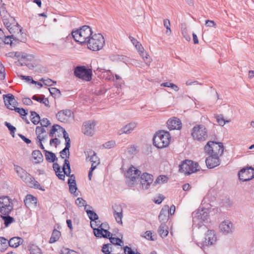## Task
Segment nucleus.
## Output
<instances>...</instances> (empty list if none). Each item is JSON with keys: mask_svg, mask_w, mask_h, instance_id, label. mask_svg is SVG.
I'll use <instances>...</instances> for the list:
<instances>
[{"mask_svg": "<svg viewBox=\"0 0 254 254\" xmlns=\"http://www.w3.org/2000/svg\"><path fill=\"white\" fill-rule=\"evenodd\" d=\"M71 34L74 40L82 46L86 45L93 35L91 28L88 25L82 26L79 29L73 31Z\"/></svg>", "mask_w": 254, "mask_h": 254, "instance_id": "1", "label": "nucleus"}, {"mask_svg": "<svg viewBox=\"0 0 254 254\" xmlns=\"http://www.w3.org/2000/svg\"><path fill=\"white\" fill-rule=\"evenodd\" d=\"M16 173L18 174L19 177L30 188L38 189L42 190H44L43 189L40 184L35 180L30 174L26 172L22 168L18 166H15L14 168Z\"/></svg>", "mask_w": 254, "mask_h": 254, "instance_id": "2", "label": "nucleus"}, {"mask_svg": "<svg viewBox=\"0 0 254 254\" xmlns=\"http://www.w3.org/2000/svg\"><path fill=\"white\" fill-rule=\"evenodd\" d=\"M170 139V134L168 132L159 131L153 137V144L158 148H163L169 145Z\"/></svg>", "mask_w": 254, "mask_h": 254, "instance_id": "3", "label": "nucleus"}, {"mask_svg": "<svg viewBox=\"0 0 254 254\" xmlns=\"http://www.w3.org/2000/svg\"><path fill=\"white\" fill-rule=\"evenodd\" d=\"M86 45L90 50L97 51L102 49L104 46L105 39L101 34H95L88 39Z\"/></svg>", "mask_w": 254, "mask_h": 254, "instance_id": "4", "label": "nucleus"}, {"mask_svg": "<svg viewBox=\"0 0 254 254\" xmlns=\"http://www.w3.org/2000/svg\"><path fill=\"white\" fill-rule=\"evenodd\" d=\"M204 151L208 155L220 157L223 153L224 146L221 142L209 141L204 146Z\"/></svg>", "mask_w": 254, "mask_h": 254, "instance_id": "5", "label": "nucleus"}, {"mask_svg": "<svg viewBox=\"0 0 254 254\" xmlns=\"http://www.w3.org/2000/svg\"><path fill=\"white\" fill-rule=\"evenodd\" d=\"M74 75L80 79H92V68L85 65H77L74 68Z\"/></svg>", "mask_w": 254, "mask_h": 254, "instance_id": "6", "label": "nucleus"}, {"mask_svg": "<svg viewBox=\"0 0 254 254\" xmlns=\"http://www.w3.org/2000/svg\"><path fill=\"white\" fill-rule=\"evenodd\" d=\"M199 170L198 163L191 160H185L179 165V171L185 175H189Z\"/></svg>", "mask_w": 254, "mask_h": 254, "instance_id": "7", "label": "nucleus"}, {"mask_svg": "<svg viewBox=\"0 0 254 254\" xmlns=\"http://www.w3.org/2000/svg\"><path fill=\"white\" fill-rule=\"evenodd\" d=\"M13 209L12 200L7 196L0 197V215H8Z\"/></svg>", "mask_w": 254, "mask_h": 254, "instance_id": "8", "label": "nucleus"}, {"mask_svg": "<svg viewBox=\"0 0 254 254\" xmlns=\"http://www.w3.org/2000/svg\"><path fill=\"white\" fill-rule=\"evenodd\" d=\"M141 174V172L136 169L135 167L131 166L127 170L126 176V182L129 187H132L133 185L139 179Z\"/></svg>", "mask_w": 254, "mask_h": 254, "instance_id": "9", "label": "nucleus"}, {"mask_svg": "<svg viewBox=\"0 0 254 254\" xmlns=\"http://www.w3.org/2000/svg\"><path fill=\"white\" fill-rule=\"evenodd\" d=\"M191 135L198 141L205 140L207 138V129L203 125H196L192 129Z\"/></svg>", "mask_w": 254, "mask_h": 254, "instance_id": "10", "label": "nucleus"}, {"mask_svg": "<svg viewBox=\"0 0 254 254\" xmlns=\"http://www.w3.org/2000/svg\"><path fill=\"white\" fill-rule=\"evenodd\" d=\"M193 222L200 223L206 222L209 219L208 210L203 207H199L196 212L192 213Z\"/></svg>", "mask_w": 254, "mask_h": 254, "instance_id": "11", "label": "nucleus"}, {"mask_svg": "<svg viewBox=\"0 0 254 254\" xmlns=\"http://www.w3.org/2000/svg\"><path fill=\"white\" fill-rule=\"evenodd\" d=\"M240 180L244 182L252 180L254 178V168L250 167L242 169L238 174Z\"/></svg>", "mask_w": 254, "mask_h": 254, "instance_id": "12", "label": "nucleus"}, {"mask_svg": "<svg viewBox=\"0 0 254 254\" xmlns=\"http://www.w3.org/2000/svg\"><path fill=\"white\" fill-rule=\"evenodd\" d=\"M21 65H26L29 69L37 71L42 72L45 71V68L44 67L42 66L40 64H36L33 56L32 58L30 60H28V59L25 60L23 62L21 63Z\"/></svg>", "mask_w": 254, "mask_h": 254, "instance_id": "13", "label": "nucleus"}, {"mask_svg": "<svg viewBox=\"0 0 254 254\" xmlns=\"http://www.w3.org/2000/svg\"><path fill=\"white\" fill-rule=\"evenodd\" d=\"M96 125L93 121H88L83 123L82 127V132L88 136H92L94 133V127Z\"/></svg>", "mask_w": 254, "mask_h": 254, "instance_id": "14", "label": "nucleus"}, {"mask_svg": "<svg viewBox=\"0 0 254 254\" xmlns=\"http://www.w3.org/2000/svg\"><path fill=\"white\" fill-rule=\"evenodd\" d=\"M63 170L65 175L69 177L70 178L68 180V184H76L75 177L74 175L70 174L71 169L70 167L69 161L65 159L63 166Z\"/></svg>", "mask_w": 254, "mask_h": 254, "instance_id": "15", "label": "nucleus"}, {"mask_svg": "<svg viewBox=\"0 0 254 254\" xmlns=\"http://www.w3.org/2000/svg\"><path fill=\"white\" fill-rule=\"evenodd\" d=\"M3 98L5 106L11 110H14L12 108H16L17 102L15 99L14 96L11 94H4Z\"/></svg>", "mask_w": 254, "mask_h": 254, "instance_id": "16", "label": "nucleus"}, {"mask_svg": "<svg viewBox=\"0 0 254 254\" xmlns=\"http://www.w3.org/2000/svg\"><path fill=\"white\" fill-rule=\"evenodd\" d=\"M140 184L143 189L147 190L152 183L153 176L147 173H144L140 176Z\"/></svg>", "mask_w": 254, "mask_h": 254, "instance_id": "17", "label": "nucleus"}, {"mask_svg": "<svg viewBox=\"0 0 254 254\" xmlns=\"http://www.w3.org/2000/svg\"><path fill=\"white\" fill-rule=\"evenodd\" d=\"M219 157L213 155H209V156L205 159V163L207 168L211 169L219 166L220 164Z\"/></svg>", "mask_w": 254, "mask_h": 254, "instance_id": "18", "label": "nucleus"}, {"mask_svg": "<svg viewBox=\"0 0 254 254\" xmlns=\"http://www.w3.org/2000/svg\"><path fill=\"white\" fill-rule=\"evenodd\" d=\"M72 114L71 110H64L59 112L56 115V117L59 121L65 123L67 122Z\"/></svg>", "mask_w": 254, "mask_h": 254, "instance_id": "19", "label": "nucleus"}, {"mask_svg": "<svg viewBox=\"0 0 254 254\" xmlns=\"http://www.w3.org/2000/svg\"><path fill=\"white\" fill-rule=\"evenodd\" d=\"M167 126L170 130L180 129L182 127V123L179 119L174 117L168 121Z\"/></svg>", "mask_w": 254, "mask_h": 254, "instance_id": "20", "label": "nucleus"}, {"mask_svg": "<svg viewBox=\"0 0 254 254\" xmlns=\"http://www.w3.org/2000/svg\"><path fill=\"white\" fill-rule=\"evenodd\" d=\"M216 241V235L213 230H208L204 244L206 246L213 245Z\"/></svg>", "mask_w": 254, "mask_h": 254, "instance_id": "21", "label": "nucleus"}, {"mask_svg": "<svg viewBox=\"0 0 254 254\" xmlns=\"http://www.w3.org/2000/svg\"><path fill=\"white\" fill-rule=\"evenodd\" d=\"M220 231L225 234L232 232L233 224L229 221H224L219 226Z\"/></svg>", "mask_w": 254, "mask_h": 254, "instance_id": "22", "label": "nucleus"}, {"mask_svg": "<svg viewBox=\"0 0 254 254\" xmlns=\"http://www.w3.org/2000/svg\"><path fill=\"white\" fill-rule=\"evenodd\" d=\"M89 159V160L92 162L91 166H95L96 167L100 164V160L97 154L93 151H90L88 152V156L86 159Z\"/></svg>", "mask_w": 254, "mask_h": 254, "instance_id": "23", "label": "nucleus"}, {"mask_svg": "<svg viewBox=\"0 0 254 254\" xmlns=\"http://www.w3.org/2000/svg\"><path fill=\"white\" fill-rule=\"evenodd\" d=\"M137 123L131 122L124 126L121 130L120 134H129L137 127Z\"/></svg>", "mask_w": 254, "mask_h": 254, "instance_id": "24", "label": "nucleus"}, {"mask_svg": "<svg viewBox=\"0 0 254 254\" xmlns=\"http://www.w3.org/2000/svg\"><path fill=\"white\" fill-rule=\"evenodd\" d=\"M169 215V206H165L161 210L158 218L162 223H165L168 220Z\"/></svg>", "mask_w": 254, "mask_h": 254, "instance_id": "25", "label": "nucleus"}, {"mask_svg": "<svg viewBox=\"0 0 254 254\" xmlns=\"http://www.w3.org/2000/svg\"><path fill=\"white\" fill-rule=\"evenodd\" d=\"M24 202L27 207H30L33 205L36 206L37 203V199L32 194H27L25 196Z\"/></svg>", "mask_w": 254, "mask_h": 254, "instance_id": "26", "label": "nucleus"}, {"mask_svg": "<svg viewBox=\"0 0 254 254\" xmlns=\"http://www.w3.org/2000/svg\"><path fill=\"white\" fill-rule=\"evenodd\" d=\"M7 30L11 35H13L14 36L16 34L20 33V34L22 35L23 33L22 32V28L16 22H15V24H12Z\"/></svg>", "mask_w": 254, "mask_h": 254, "instance_id": "27", "label": "nucleus"}, {"mask_svg": "<svg viewBox=\"0 0 254 254\" xmlns=\"http://www.w3.org/2000/svg\"><path fill=\"white\" fill-rule=\"evenodd\" d=\"M23 241V239L20 237H13L8 241V245L12 248H17L22 243Z\"/></svg>", "mask_w": 254, "mask_h": 254, "instance_id": "28", "label": "nucleus"}, {"mask_svg": "<svg viewBox=\"0 0 254 254\" xmlns=\"http://www.w3.org/2000/svg\"><path fill=\"white\" fill-rule=\"evenodd\" d=\"M3 42L5 44H10L11 47L14 46L16 43L19 42V40L13 35L5 36Z\"/></svg>", "mask_w": 254, "mask_h": 254, "instance_id": "29", "label": "nucleus"}, {"mask_svg": "<svg viewBox=\"0 0 254 254\" xmlns=\"http://www.w3.org/2000/svg\"><path fill=\"white\" fill-rule=\"evenodd\" d=\"M53 169L55 171L56 175L59 178V179L62 180L63 181L64 180L65 178V174L62 173V171H61V167L57 163H54L53 164Z\"/></svg>", "mask_w": 254, "mask_h": 254, "instance_id": "30", "label": "nucleus"}, {"mask_svg": "<svg viewBox=\"0 0 254 254\" xmlns=\"http://www.w3.org/2000/svg\"><path fill=\"white\" fill-rule=\"evenodd\" d=\"M158 232L162 238L166 237L168 234V227L165 223H162L159 227Z\"/></svg>", "mask_w": 254, "mask_h": 254, "instance_id": "31", "label": "nucleus"}, {"mask_svg": "<svg viewBox=\"0 0 254 254\" xmlns=\"http://www.w3.org/2000/svg\"><path fill=\"white\" fill-rule=\"evenodd\" d=\"M32 156L36 163L42 162L43 160V157L42 153L39 150H34L32 152Z\"/></svg>", "mask_w": 254, "mask_h": 254, "instance_id": "32", "label": "nucleus"}, {"mask_svg": "<svg viewBox=\"0 0 254 254\" xmlns=\"http://www.w3.org/2000/svg\"><path fill=\"white\" fill-rule=\"evenodd\" d=\"M14 56L20 58V63L23 62L25 60L28 59V60H30L32 58V55H27L24 53H21V52H15L14 54Z\"/></svg>", "mask_w": 254, "mask_h": 254, "instance_id": "33", "label": "nucleus"}, {"mask_svg": "<svg viewBox=\"0 0 254 254\" xmlns=\"http://www.w3.org/2000/svg\"><path fill=\"white\" fill-rule=\"evenodd\" d=\"M2 21L5 27L8 29L12 24L15 23V19L14 17H10V19L7 18L6 17H2Z\"/></svg>", "mask_w": 254, "mask_h": 254, "instance_id": "34", "label": "nucleus"}, {"mask_svg": "<svg viewBox=\"0 0 254 254\" xmlns=\"http://www.w3.org/2000/svg\"><path fill=\"white\" fill-rule=\"evenodd\" d=\"M117 209L120 210V211L114 210V216L117 223L122 224L123 210L121 208H118Z\"/></svg>", "mask_w": 254, "mask_h": 254, "instance_id": "35", "label": "nucleus"}, {"mask_svg": "<svg viewBox=\"0 0 254 254\" xmlns=\"http://www.w3.org/2000/svg\"><path fill=\"white\" fill-rule=\"evenodd\" d=\"M45 152V157L47 161L49 162H54L57 160V158L56 155L50 151L44 150Z\"/></svg>", "mask_w": 254, "mask_h": 254, "instance_id": "36", "label": "nucleus"}, {"mask_svg": "<svg viewBox=\"0 0 254 254\" xmlns=\"http://www.w3.org/2000/svg\"><path fill=\"white\" fill-rule=\"evenodd\" d=\"M0 217L4 221V224L5 227H8L11 223L15 221L14 219L8 215H0Z\"/></svg>", "mask_w": 254, "mask_h": 254, "instance_id": "37", "label": "nucleus"}, {"mask_svg": "<svg viewBox=\"0 0 254 254\" xmlns=\"http://www.w3.org/2000/svg\"><path fill=\"white\" fill-rule=\"evenodd\" d=\"M61 235V232L55 229L53 231L52 236L50 239L49 243L52 244L57 241L60 238Z\"/></svg>", "mask_w": 254, "mask_h": 254, "instance_id": "38", "label": "nucleus"}, {"mask_svg": "<svg viewBox=\"0 0 254 254\" xmlns=\"http://www.w3.org/2000/svg\"><path fill=\"white\" fill-rule=\"evenodd\" d=\"M31 121L32 123L35 125H38L40 122V117L39 114H38L35 111H31Z\"/></svg>", "mask_w": 254, "mask_h": 254, "instance_id": "39", "label": "nucleus"}, {"mask_svg": "<svg viewBox=\"0 0 254 254\" xmlns=\"http://www.w3.org/2000/svg\"><path fill=\"white\" fill-rule=\"evenodd\" d=\"M65 146L64 148L60 152V156L63 159L65 157L69 158L70 154L69 149L70 147V144H65Z\"/></svg>", "mask_w": 254, "mask_h": 254, "instance_id": "40", "label": "nucleus"}, {"mask_svg": "<svg viewBox=\"0 0 254 254\" xmlns=\"http://www.w3.org/2000/svg\"><path fill=\"white\" fill-rule=\"evenodd\" d=\"M90 225H91V227L93 229V232H94V235L96 237H98V238H103V236H104L103 233H104V230L101 229L99 227H98L97 228H94L93 226V223H92V222H90Z\"/></svg>", "mask_w": 254, "mask_h": 254, "instance_id": "41", "label": "nucleus"}, {"mask_svg": "<svg viewBox=\"0 0 254 254\" xmlns=\"http://www.w3.org/2000/svg\"><path fill=\"white\" fill-rule=\"evenodd\" d=\"M29 251L30 254H43L42 250L37 246L30 245L29 246Z\"/></svg>", "mask_w": 254, "mask_h": 254, "instance_id": "42", "label": "nucleus"}, {"mask_svg": "<svg viewBox=\"0 0 254 254\" xmlns=\"http://www.w3.org/2000/svg\"><path fill=\"white\" fill-rule=\"evenodd\" d=\"M8 242L4 237H0V251L3 252L8 248Z\"/></svg>", "mask_w": 254, "mask_h": 254, "instance_id": "43", "label": "nucleus"}, {"mask_svg": "<svg viewBox=\"0 0 254 254\" xmlns=\"http://www.w3.org/2000/svg\"><path fill=\"white\" fill-rule=\"evenodd\" d=\"M36 134L37 135V137L38 139H41L43 138H46V135L41 136V134L46 132L45 129L42 127H37L35 130Z\"/></svg>", "mask_w": 254, "mask_h": 254, "instance_id": "44", "label": "nucleus"}, {"mask_svg": "<svg viewBox=\"0 0 254 254\" xmlns=\"http://www.w3.org/2000/svg\"><path fill=\"white\" fill-rule=\"evenodd\" d=\"M86 212L89 219L91 220V222H92V221H96L98 219V216L94 211L86 209Z\"/></svg>", "mask_w": 254, "mask_h": 254, "instance_id": "45", "label": "nucleus"}, {"mask_svg": "<svg viewBox=\"0 0 254 254\" xmlns=\"http://www.w3.org/2000/svg\"><path fill=\"white\" fill-rule=\"evenodd\" d=\"M214 117L218 124L221 126H224L226 123H228L229 122V121L225 120L222 115H215Z\"/></svg>", "mask_w": 254, "mask_h": 254, "instance_id": "46", "label": "nucleus"}, {"mask_svg": "<svg viewBox=\"0 0 254 254\" xmlns=\"http://www.w3.org/2000/svg\"><path fill=\"white\" fill-rule=\"evenodd\" d=\"M140 56L142 58L144 62L147 64H149L151 62V59L149 58V55L144 51V50L139 53Z\"/></svg>", "mask_w": 254, "mask_h": 254, "instance_id": "47", "label": "nucleus"}, {"mask_svg": "<svg viewBox=\"0 0 254 254\" xmlns=\"http://www.w3.org/2000/svg\"><path fill=\"white\" fill-rule=\"evenodd\" d=\"M75 204L79 207H82L85 206V209H86V208L88 207L89 208L91 207L90 205H85L86 201L81 197H78L75 200Z\"/></svg>", "mask_w": 254, "mask_h": 254, "instance_id": "48", "label": "nucleus"}, {"mask_svg": "<svg viewBox=\"0 0 254 254\" xmlns=\"http://www.w3.org/2000/svg\"><path fill=\"white\" fill-rule=\"evenodd\" d=\"M168 178L166 176L160 175L157 177L154 182V184H160L167 182Z\"/></svg>", "mask_w": 254, "mask_h": 254, "instance_id": "49", "label": "nucleus"}, {"mask_svg": "<svg viewBox=\"0 0 254 254\" xmlns=\"http://www.w3.org/2000/svg\"><path fill=\"white\" fill-rule=\"evenodd\" d=\"M68 185H69V192L72 193V194H74V195L75 196H77L78 194V193H76V190H77V187H76V184H68Z\"/></svg>", "mask_w": 254, "mask_h": 254, "instance_id": "50", "label": "nucleus"}, {"mask_svg": "<svg viewBox=\"0 0 254 254\" xmlns=\"http://www.w3.org/2000/svg\"><path fill=\"white\" fill-rule=\"evenodd\" d=\"M164 26L166 28V34L169 35L171 33V30L170 28V20L168 19H165L163 21Z\"/></svg>", "mask_w": 254, "mask_h": 254, "instance_id": "51", "label": "nucleus"}, {"mask_svg": "<svg viewBox=\"0 0 254 254\" xmlns=\"http://www.w3.org/2000/svg\"><path fill=\"white\" fill-rule=\"evenodd\" d=\"M62 127L58 125H54L53 126L51 129L50 130V136L51 137H53L54 134L55 133V132L58 131L59 129L61 130Z\"/></svg>", "mask_w": 254, "mask_h": 254, "instance_id": "52", "label": "nucleus"}, {"mask_svg": "<svg viewBox=\"0 0 254 254\" xmlns=\"http://www.w3.org/2000/svg\"><path fill=\"white\" fill-rule=\"evenodd\" d=\"M109 239L110 242L115 245L121 246L120 243H123L122 240L118 238H114L111 236Z\"/></svg>", "mask_w": 254, "mask_h": 254, "instance_id": "53", "label": "nucleus"}, {"mask_svg": "<svg viewBox=\"0 0 254 254\" xmlns=\"http://www.w3.org/2000/svg\"><path fill=\"white\" fill-rule=\"evenodd\" d=\"M61 131L63 132L64 137L65 139V144H70V139L69 137L68 133L66 131L65 129L62 127Z\"/></svg>", "mask_w": 254, "mask_h": 254, "instance_id": "54", "label": "nucleus"}, {"mask_svg": "<svg viewBox=\"0 0 254 254\" xmlns=\"http://www.w3.org/2000/svg\"><path fill=\"white\" fill-rule=\"evenodd\" d=\"M103 147L106 149H110L116 146V142L114 140H110L103 144Z\"/></svg>", "mask_w": 254, "mask_h": 254, "instance_id": "55", "label": "nucleus"}, {"mask_svg": "<svg viewBox=\"0 0 254 254\" xmlns=\"http://www.w3.org/2000/svg\"><path fill=\"white\" fill-rule=\"evenodd\" d=\"M13 109L16 112L19 114L21 118L22 117L26 116L27 115V111L23 108L16 107V108Z\"/></svg>", "mask_w": 254, "mask_h": 254, "instance_id": "56", "label": "nucleus"}, {"mask_svg": "<svg viewBox=\"0 0 254 254\" xmlns=\"http://www.w3.org/2000/svg\"><path fill=\"white\" fill-rule=\"evenodd\" d=\"M4 124H5V126L6 127H7L8 128L9 130L10 131V134L14 137V133L16 130V128L8 122H5Z\"/></svg>", "mask_w": 254, "mask_h": 254, "instance_id": "57", "label": "nucleus"}, {"mask_svg": "<svg viewBox=\"0 0 254 254\" xmlns=\"http://www.w3.org/2000/svg\"><path fill=\"white\" fill-rule=\"evenodd\" d=\"M7 11L6 9L5 4L2 3L1 6H0V16L3 17H6V14Z\"/></svg>", "mask_w": 254, "mask_h": 254, "instance_id": "58", "label": "nucleus"}, {"mask_svg": "<svg viewBox=\"0 0 254 254\" xmlns=\"http://www.w3.org/2000/svg\"><path fill=\"white\" fill-rule=\"evenodd\" d=\"M124 250L125 254H141L140 253L138 252L135 253L134 251L132 250L131 248L127 246L124 247Z\"/></svg>", "mask_w": 254, "mask_h": 254, "instance_id": "59", "label": "nucleus"}, {"mask_svg": "<svg viewBox=\"0 0 254 254\" xmlns=\"http://www.w3.org/2000/svg\"><path fill=\"white\" fill-rule=\"evenodd\" d=\"M5 77V68L2 64L0 63V79H4Z\"/></svg>", "mask_w": 254, "mask_h": 254, "instance_id": "60", "label": "nucleus"}, {"mask_svg": "<svg viewBox=\"0 0 254 254\" xmlns=\"http://www.w3.org/2000/svg\"><path fill=\"white\" fill-rule=\"evenodd\" d=\"M40 124L42 127H47L51 124L50 122L47 118L40 120Z\"/></svg>", "mask_w": 254, "mask_h": 254, "instance_id": "61", "label": "nucleus"}, {"mask_svg": "<svg viewBox=\"0 0 254 254\" xmlns=\"http://www.w3.org/2000/svg\"><path fill=\"white\" fill-rule=\"evenodd\" d=\"M152 235V233L150 231H147L145 232L143 237L148 240L154 241Z\"/></svg>", "mask_w": 254, "mask_h": 254, "instance_id": "62", "label": "nucleus"}, {"mask_svg": "<svg viewBox=\"0 0 254 254\" xmlns=\"http://www.w3.org/2000/svg\"><path fill=\"white\" fill-rule=\"evenodd\" d=\"M205 25L208 27H212L216 25L215 22L213 20H206Z\"/></svg>", "mask_w": 254, "mask_h": 254, "instance_id": "63", "label": "nucleus"}, {"mask_svg": "<svg viewBox=\"0 0 254 254\" xmlns=\"http://www.w3.org/2000/svg\"><path fill=\"white\" fill-rule=\"evenodd\" d=\"M22 102L26 105H31L33 104L32 100L29 98H24L22 99Z\"/></svg>", "mask_w": 254, "mask_h": 254, "instance_id": "64", "label": "nucleus"}]
</instances>
